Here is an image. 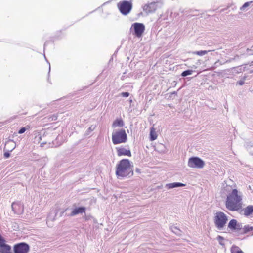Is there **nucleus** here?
<instances>
[{
  "mask_svg": "<svg viewBox=\"0 0 253 253\" xmlns=\"http://www.w3.org/2000/svg\"><path fill=\"white\" fill-rule=\"evenodd\" d=\"M16 144L13 140H8L5 145L4 149L6 151L11 152L15 149Z\"/></svg>",
  "mask_w": 253,
  "mask_h": 253,
  "instance_id": "nucleus-12",
  "label": "nucleus"
},
{
  "mask_svg": "<svg viewBox=\"0 0 253 253\" xmlns=\"http://www.w3.org/2000/svg\"><path fill=\"white\" fill-rule=\"evenodd\" d=\"M225 206L231 211H236L242 208V196L237 189L232 190L227 196Z\"/></svg>",
  "mask_w": 253,
  "mask_h": 253,
  "instance_id": "nucleus-1",
  "label": "nucleus"
},
{
  "mask_svg": "<svg viewBox=\"0 0 253 253\" xmlns=\"http://www.w3.org/2000/svg\"><path fill=\"white\" fill-rule=\"evenodd\" d=\"M117 7L123 15H126L131 10L132 4L130 1L123 0L118 3Z\"/></svg>",
  "mask_w": 253,
  "mask_h": 253,
  "instance_id": "nucleus-5",
  "label": "nucleus"
},
{
  "mask_svg": "<svg viewBox=\"0 0 253 253\" xmlns=\"http://www.w3.org/2000/svg\"><path fill=\"white\" fill-rule=\"evenodd\" d=\"M29 249V245L25 243L15 244L13 247L14 253H28Z\"/></svg>",
  "mask_w": 253,
  "mask_h": 253,
  "instance_id": "nucleus-7",
  "label": "nucleus"
},
{
  "mask_svg": "<svg viewBox=\"0 0 253 253\" xmlns=\"http://www.w3.org/2000/svg\"><path fill=\"white\" fill-rule=\"evenodd\" d=\"M204 165V162L198 157L191 158L188 162V166L191 168H202Z\"/></svg>",
  "mask_w": 253,
  "mask_h": 253,
  "instance_id": "nucleus-6",
  "label": "nucleus"
},
{
  "mask_svg": "<svg viewBox=\"0 0 253 253\" xmlns=\"http://www.w3.org/2000/svg\"><path fill=\"white\" fill-rule=\"evenodd\" d=\"M116 151L117 155L118 156H127L128 157L131 156V153L129 150L126 149L124 147H117Z\"/></svg>",
  "mask_w": 253,
  "mask_h": 253,
  "instance_id": "nucleus-9",
  "label": "nucleus"
},
{
  "mask_svg": "<svg viewBox=\"0 0 253 253\" xmlns=\"http://www.w3.org/2000/svg\"><path fill=\"white\" fill-rule=\"evenodd\" d=\"M192 72H193V71L191 70H186V71H183L181 73V76L183 77H185L186 76L191 75Z\"/></svg>",
  "mask_w": 253,
  "mask_h": 253,
  "instance_id": "nucleus-23",
  "label": "nucleus"
},
{
  "mask_svg": "<svg viewBox=\"0 0 253 253\" xmlns=\"http://www.w3.org/2000/svg\"><path fill=\"white\" fill-rule=\"evenodd\" d=\"M132 27H133L134 34L137 37H141L144 32L145 26L142 23H134L132 24Z\"/></svg>",
  "mask_w": 253,
  "mask_h": 253,
  "instance_id": "nucleus-8",
  "label": "nucleus"
},
{
  "mask_svg": "<svg viewBox=\"0 0 253 253\" xmlns=\"http://www.w3.org/2000/svg\"><path fill=\"white\" fill-rule=\"evenodd\" d=\"M124 125V123L121 119H117L113 123V126L115 127L118 126H122Z\"/></svg>",
  "mask_w": 253,
  "mask_h": 253,
  "instance_id": "nucleus-19",
  "label": "nucleus"
},
{
  "mask_svg": "<svg viewBox=\"0 0 253 253\" xmlns=\"http://www.w3.org/2000/svg\"><path fill=\"white\" fill-rule=\"evenodd\" d=\"M231 253H244L242 250L238 246H233L231 249Z\"/></svg>",
  "mask_w": 253,
  "mask_h": 253,
  "instance_id": "nucleus-18",
  "label": "nucleus"
},
{
  "mask_svg": "<svg viewBox=\"0 0 253 253\" xmlns=\"http://www.w3.org/2000/svg\"><path fill=\"white\" fill-rule=\"evenodd\" d=\"M30 128V126H29V125H27L26 127H22L19 131H18V133L19 134H22L24 132H25V131L26 130H28Z\"/></svg>",
  "mask_w": 253,
  "mask_h": 253,
  "instance_id": "nucleus-22",
  "label": "nucleus"
},
{
  "mask_svg": "<svg viewBox=\"0 0 253 253\" xmlns=\"http://www.w3.org/2000/svg\"><path fill=\"white\" fill-rule=\"evenodd\" d=\"M185 186V184L181 183H172L168 185L169 188H173L177 187H182Z\"/></svg>",
  "mask_w": 253,
  "mask_h": 253,
  "instance_id": "nucleus-20",
  "label": "nucleus"
},
{
  "mask_svg": "<svg viewBox=\"0 0 253 253\" xmlns=\"http://www.w3.org/2000/svg\"><path fill=\"white\" fill-rule=\"evenodd\" d=\"M228 221L227 216L222 211H218L215 214L214 222L215 226L218 229H222Z\"/></svg>",
  "mask_w": 253,
  "mask_h": 253,
  "instance_id": "nucleus-3",
  "label": "nucleus"
},
{
  "mask_svg": "<svg viewBox=\"0 0 253 253\" xmlns=\"http://www.w3.org/2000/svg\"><path fill=\"white\" fill-rule=\"evenodd\" d=\"M121 95L124 97H127L129 96V93L128 92H122Z\"/></svg>",
  "mask_w": 253,
  "mask_h": 253,
  "instance_id": "nucleus-26",
  "label": "nucleus"
},
{
  "mask_svg": "<svg viewBox=\"0 0 253 253\" xmlns=\"http://www.w3.org/2000/svg\"><path fill=\"white\" fill-rule=\"evenodd\" d=\"M253 230V227L249 225H246L242 229L241 233L243 234H246L248 232H251Z\"/></svg>",
  "mask_w": 253,
  "mask_h": 253,
  "instance_id": "nucleus-17",
  "label": "nucleus"
},
{
  "mask_svg": "<svg viewBox=\"0 0 253 253\" xmlns=\"http://www.w3.org/2000/svg\"><path fill=\"white\" fill-rule=\"evenodd\" d=\"M228 227L231 230V231H238L240 230L241 228L240 227V225L239 223H238L237 221L235 219H231L228 225Z\"/></svg>",
  "mask_w": 253,
  "mask_h": 253,
  "instance_id": "nucleus-10",
  "label": "nucleus"
},
{
  "mask_svg": "<svg viewBox=\"0 0 253 253\" xmlns=\"http://www.w3.org/2000/svg\"><path fill=\"white\" fill-rule=\"evenodd\" d=\"M150 137L151 141H154L157 138V134L156 129L153 127H151L150 129Z\"/></svg>",
  "mask_w": 253,
  "mask_h": 253,
  "instance_id": "nucleus-16",
  "label": "nucleus"
},
{
  "mask_svg": "<svg viewBox=\"0 0 253 253\" xmlns=\"http://www.w3.org/2000/svg\"><path fill=\"white\" fill-rule=\"evenodd\" d=\"M210 51H206V50H201V51H195L193 53V54L199 55V56H203L205 54H206L208 52Z\"/></svg>",
  "mask_w": 253,
  "mask_h": 253,
  "instance_id": "nucleus-21",
  "label": "nucleus"
},
{
  "mask_svg": "<svg viewBox=\"0 0 253 253\" xmlns=\"http://www.w3.org/2000/svg\"><path fill=\"white\" fill-rule=\"evenodd\" d=\"M127 135L124 129H120L112 133V142L114 144L125 143Z\"/></svg>",
  "mask_w": 253,
  "mask_h": 253,
  "instance_id": "nucleus-4",
  "label": "nucleus"
},
{
  "mask_svg": "<svg viewBox=\"0 0 253 253\" xmlns=\"http://www.w3.org/2000/svg\"><path fill=\"white\" fill-rule=\"evenodd\" d=\"M116 174L118 177H130L133 175V166L128 159L121 160L117 165Z\"/></svg>",
  "mask_w": 253,
  "mask_h": 253,
  "instance_id": "nucleus-2",
  "label": "nucleus"
},
{
  "mask_svg": "<svg viewBox=\"0 0 253 253\" xmlns=\"http://www.w3.org/2000/svg\"><path fill=\"white\" fill-rule=\"evenodd\" d=\"M17 207H21V206L17 203H12V208L15 212H17V211H16V209Z\"/></svg>",
  "mask_w": 253,
  "mask_h": 253,
  "instance_id": "nucleus-24",
  "label": "nucleus"
},
{
  "mask_svg": "<svg viewBox=\"0 0 253 253\" xmlns=\"http://www.w3.org/2000/svg\"><path fill=\"white\" fill-rule=\"evenodd\" d=\"M4 156L6 158H8L10 157L9 152L6 151L4 153Z\"/></svg>",
  "mask_w": 253,
  "mask_h": 253,
  "instance_id": "nucleus-27",
  "label": "nucleus"
},
{
  "mask_svg": "<svg viewBox=\"0 0 253 253\" xmlns=\"http://www.w3.org/2000/svg\"><path fill=\"white\" fill-rule=\"evenodd\" d=\"M0 251L1 253H11V247L6 244L0 246Z\"/></svg>",
  "mask_w": 253,
  "mask_h": 253,
  "instance_id": "nucleus-13",
  "label": "nucleus"
},
{
  "mask_svg": "<svg viewBox=\"0 0 253 253\" xmlns=\"http://www.w3.org/2000/svg\"><path fill=\"white\" fill-rule=\"evenodd\" d=\"M157 9L156 5L155 3H151L144 5L143 7L144 11L147 13H152L154 12Z\"/></svg>",
  "mask_w": 253,
  "mask_h": 253,
  "instance_id": "nucleus-11",
  "label": "nucleus"
},
{
  "mask_svg": "<svg viewBox=\"0 0 253 253\" xmlns=\"http://www.w3.org/2000/svg\"><path fill=\"white\" fill-rule=\"evenodd\" d=\"M244 214L246 216H249L253 212V206H247L243 210Z\"/></svg>",
  "mask_w": 253,
  "mask_h": 253,
  "instance_id": "nucleus-15",
  "label": "nucleus"
},
{
  "mask_svg": "<svg viewBox=\"0 0 253 253\" xmlns=\"http://www.w3.org/2000/svg\"><path fill=\"white\" fill-rule=\"evenodd\" d=\"M249 5V3H248V2H246V3H245L243 6H242V8H241V9H244V8H246V7H248Z\"/></svg>",
  "mask_w": 253,
  "mask_h": 253,
  "instance_id": "nucleus-28",
  "label": "nucleus"
},
{
  "mask_svg": "<svg viewBox=\"0 0 253 253\" xmlns=\"http://www.w3.org/2000/svg\"><path fill=\"white\" fill-rule=\"evenodd\" d=\"M246 79V77L244 76L242 80H241L237 82V84H239V85H243Z\"/></svg>",
  "mask_w": 253,
  "mask_h": 253,
  "instance_id": "nucleus-25",
  "label": "nucleus"
},
{
  "mask_svg": "<svg viewBox=\"0 0 253 253\" xmlns=\"http://www.w3.org/2000/svg\"><path fill=\"white\" fill-rule=\"evenodd\" d=\"M85 209L84 207H79L74 209L71 213V216H74L79 213H82L85 212Z\"/></svg>",
  "mask_w": 253,
  "mask_h": 253,
  "instance_id": "nucleus-14",
  "label": "nucleus"
}]
</instances>
